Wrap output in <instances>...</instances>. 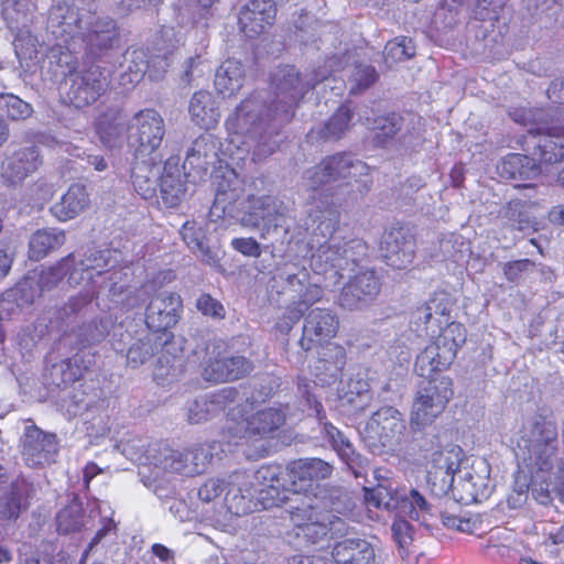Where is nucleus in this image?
I'll list each match as a JSON object with an SVG mask.
<instances>
[{
  "instance_id": "nucleus-1",
  "label": "nucleus",
  "mask_w": 564,
  "mask_h": 564,
  "mask_svg": "<svg viewBox=\"0 0 564 564\" xmlns=\"http://www.w3.org/2000/svg\"><path fill=\"white\" fill-rule=\"evenodd\" d=\"M270 86L274 98L265 113L260 111L261 100L254 95H250L241 100L234 115L227 119L228 129L236 133H252L264 124L269 127L271 122H276L280 126L289 123L310 89L293 65L278 66L271 74Z\"/></svg>"
},
{
  "instance_id": "nucleus-2",
  "label": "nucleus",
  "mask_w": 564,
  "mask_h": 564,
  "mask_svg": "<svg viewBox=\"0 0 564 564\" xmlns=\"http://www.w3.org/2000/svg\"><path fill=\"white\" fill-rule=\"evenodd\" d=\"M182 308V299L174 292L154 295L145 308L144 322L149 335H153L161 347V356L153 370V379L161 386L177 380L184 372L183 348L175 343L171 332L178 323Z\"/></svg>"
},
{
  "instance_id": "nucleus-3",
  "label": "nucleus",
  "mask_w": 564,
  "mask_h": 564,
  "mask_svg": "<svg viewBox=\"0 0 564 564\" xmlns=\"http://www.w3.org/2000/svg\"><path fill=\"white\" fill-rule=\"evenodd\" d=\"M57 30L54 33L63 39L66 44L80 34L87 51L96 56H102L111 51L119 42L120 32L117 22L112 18L98 17L90 22L86 32L82 33L80 17L73 6H58L54 12Z\"/></svg>"
},
{
  "instance_id": "nucleus-4",
  "label": "nucleus",
  "mask_w": 564,
  "mask_h": 564,
  "mask_svg": "<svg viewBox=\"0 0 564 564\" xmlns=\"http://www.w3.org/2000/svg\"><path fill=\"white\" fill-rule=\"evenodd\" d=\"M542 109H516L512 118L516 122L530 126L524 143L532 150L536 161L553 164L564 161V127L550 126Z\"/></svg>"
},
{
  "instance_id": "nucleus-5",
  "label": "nucleus",
  "mask_w": 564,
  "mask_h": 564,
  "mask_svg": "<svg viewBox=\"0 0 564 564\" xmlns=\"http://www.w3.org/2000/svg\"><path fill=\"white\" fill-rule=\"evenodd\" d=\"M338 316L329 308L315 307L304 316L302 336L299 340L304 351H311L317 347L325 348L322 360L341 369L347 359L346 349L340 344H333L339 332Z\"/></svg>"
},
{
  "instance_id": "nucleus-6",
  "label": "nucleus",
  "mask_w": 564,
  "mask_h": 564,
  "mask_svg": "<svg viewBox=\"0 0 564 564\" xmlns=\"http://www.w3.org/2000/svg\"><path fill=\"white\" fill-rule=\"evenodd\" d=\"M453 381L446 376H435L422 381L415 393L410 424L415 431L431 425L453 398Z\"/></svg>"
},
{
  "instance_id": "nucleus-7",
  "label": "nucleus",
  "mask_w": 564,
  "mask_h": 564,
  "mask_svg": "<svg viewBox=\"0 0 564 564\" xmlns=\"http://www.w3.org/2000/svg\"><path fill=\"white\" fill-rule=\"evenodd\" d=\"M200 376L210 383L234 382L248 377L254 370L251 359L242 355L228 356L227 344L223 340L209 341L205 346Z\"/></svg>"
},
{
  "instance_id": "nucleus-8",
  "label": "nucleus",
  "mask_w": 564,
  "mask_h": 564,
  "mask_svg": "<svg viewBox=\"0 0 564 564\" xmlns=\"http://www.w3.org/2000/svg\"><path fill=\"white\" fill-rule=\"evenodd\" d=\"M252 402L229 409L227 415L235 425L229 426L235 435L243 438H270L285 424L288 406H270L247 416V406Z\"/></svg>"
},
{
  "instance_id": "nucleus-9",
  "label": "nucleus",
  "mask_w": 564,
  "mask_h": 564,
  "mask_svg": "<svg viewBox=\"0 0 564 564\" xmlns=\"http://www.w3.org/2000/svg\"><path fill=\"white\" fill-rule=\"evenodd\" d=\"M164 134V120L155 109L145 108L135 112L127 127V143L134 160L152 158Z\"/></svg>"
},
{
  "instance_id": "nucleus-10",
  "label": "nucleus",
  "mask_w": 564,
  "mask_h": 564,
  "mask_svg": "<svg viewBox=\"0 0 564 564\" xmlns=\"http://www.w3.org/2000/svg\"><path fill=\"white\" fill-rule=\"evenodd\" d=\"M285 470L290 491L316 497L321 481L332 476L334 467L322 458L313 457L293 459Z\"/></svg>"
},
{
  "instance_id": "nucleus-11",
  "label": "nucleus",
  "mask_w": 564,
  "mask_h": 564,
  "mask_svg": "<svg viewBox=\"0 0 564 564\" xmlns=\"http://www.w3.org/2000/svg\"><path fill=\"white\" fill-rule=\"evenodd\" d=\"M59 444L56 434L44 432L35 424L25 426L21 437V454L31 468L45 467L55 462Z\"/></svg>"
},
{
  "instance_id": "nucleus-12",
  "label": "nucleus",
  "mask_w": 564,
  "mask_h": 564,
  "mask_svg": "<svg viewBox=\"0 0 564 564\" xmlns=\"http://www.w3.org/2000/svg\"><path fill=\"white\" fill-rule=\"evenodd\" d=\"M106 88V78L100 67L89 66L72 76L63 100L77 109L85 108L94 105L105 94Z\"/></svg>"
},
{
  "instance_id": "nucleus-13",
  "label": "nucleus",
  "mask_w": 564,
  "mask_h": 564,
  "mask_svg": "<svg viewBox=\"0 0 564 564\" xmlns=\"http://www.w3.org/2000/svg\"><path fill=\"white\" fill-rule=\"evenodd\" d=\"M329 512L311 503L291 507L290 519L296 529V535L315 544L328 536L330 532Z\"/></svg>"
},
{
  "instance_id": "nucleus-14",
  "label": "nucleus",
  "mask_w": 564,
  "mask_h": 564,
  "mask_svg": "<svg viewBox=\"0 0 564 564\" xmlns=\"http://www.w3.org/2000/svg\"><path fill=\"white\" fill-rule=\"evenodd\" d=\"M249 208L241 217L246 227L262 229L269 232L271 229L281 227L285 220V207L283 203L270 195L248 197Z\"/></svg>"
},
{
  "instance_id": "nucleus-15",
  "label": "nucleus",
  "mask_w": 564,
  "mask_h": 564,
  "mask_svg": "<svg viewBox=\"0 0 564 564\" xmlns=\"http://www.w3.org/2000/svg\"><path fill=\"white\" fill-rule=\"evenodd\" d=\"M367 165L361 161H354L347 153H337L329 155L321 161L310 171V181L313 191L335 182L356 176L357 172L362 173Z\"/></svg>"
},
{
  "instance_id": "nucleus-16",
  "label": "nucleus",
  "mask_w": 564,
  "mask_h": 564,
  "mask_svg": "<svg viewBox=\"0 0 564 564\" xmlns=\"http://www.w3.org/2000/svg\"><path fill=\"white\" fill-rule=\"evenodd\" d=\"M42 156L36 145L20 148L7 156L1 165V176L10 185L21 184L42 165Z\"/></svg>"
},
{
  "instance_id": "nucleus-17",
  "label": "nucleus",
  "mask_w": 564,
  "mask_h": 564,
  "mask_svg": "<svg viewBox=\"0 0 564 564\" xmlns=\"http://www.w3.org/2000/svg\"><path fill=\"white\" fill-rule=\"evenodd\" d=\"M276 17V6L273 0H250L239 13L241 31L250 37L265 32Z\"/></svg>"
},
{
  "instance_id": "nucleus-18",
  "label": "nucleus",
  "mask_w": 564,
  "mask_h": 564,
  "mask_svg": "<svg viewBox=\"0 0 564 564\" xmlns=\"http://www.w3.org/2000/svg\"><path fill=\"white\" fill-rule=\"evenodd\" d=\"M379 291L380 283L373 274H357L343 286L338 304L344 310H359L371 302Z\"/></svg>"
},
{
  "instance_id": "nucleus-19",
  "label": "nucleus",
  "mask_w": 564,
  "mask_h": 564,
  "mask_svg": "<svg viewBox=\"0 0 564 564\" xmlns=\"http://www.w3.org/2000/svg\"><path fill=\"white\" fill-rule=\"evenodd\" d=\"M335 564H375L372 545L362 539H344L336 542L332 550ZM310 564H332L324 557L314 556Z\"/></svg>"
},
{
  "instance_id": "nucleus-20",
  "label": "nucleus",
  "mask_w": 564,
  "mask_h": 564,
  "mask_svg": "<svg viewBox=\"0 0 564 564\" xmlns=\"http://www.w3.org/2000/svg\"><path fill=\"white\" fill-rule=\"evenodd\" d=\"M239 395L235 387H226L210 394L208 398L195 400L188 409V422L198 424L209 419L216 411H225L227 406L234 403Z\"/></svg>"
},
{
  "instance_id": "nucleus-21",
  "label": "nucleus",
  "mask_w": 564,
  "mask_h": 564,
  "mask_svg": "<svg viewBox=\"0 0 564 564\" xmlns=\"http://www.w3.org/2000/svg\"><path fill=\"white\" fill-rule=\"evenodd\" d=\"M90 205V197L84 184L74 183L61 199L50 208L58 221H68L84 213Z\"/></svg>"
},
{
  "instance_id": "nucleus-22",
  "label": "nucleus",
  "mask_w": 564,
  "mask_h": 564,
  "mask_svg": "<svg viewBox=\"0 0 564 564\" xmlns=\"http://www.w3.org/2000/svg\"><path fill=\"white\" fill-rule=\"evenodd\" d=\"M462 459L463 452L457 446L435 453L429 470L430 479L440 481L442 489H449L456 481V473L460 471Z\"/></svg>"
},
{
  "instance_id": "nucleus-23",
  "label": "nucleus",
  "mask_w": 564,
  "mask_h": 564,
  "mask_svg": "<svg viewBox=\"0 0 564 564\" xmlns=\"http://www.w3.org/2000/svg\"><path fill=\"white\" fill-rule=\"evenodd\" d=\"M397 511V517H409L411 520L426 521L430 506L425 498L415 489H398L390 492V509Z\"/></svg>"
},
{
  "instance_id": "nucleus-24",
  "label": "nucleus",
  "mask_w": 564,
  "mask_h": 564,
  "mask_svg": "<svg viewBox=\"0 0 564 564\" xmlns=\"http://www.w3.org/2000/svg\"><path fill=\"white\" fill-rule=\"evenodd\" d=\"M188 112L195 126L204 130L214 129L219 122V110L214 96L207 90H198L189 100Z\"/></svg>"
},
{
  "instance_id": "nucleus-25",
  "label": "nucleus",
  "mask_w": 564,
  "mask_h": 564,
  "mask_svg": "<svg viewBox=\"0 0 564 564\" xmlns=\"http://www.w3.org/2000/svg\"><path fill=\"white\" fill-rule=\"evenodd\" d=\"M415 240L410 227L401 226L390 231V267L402 269L414 259Z\"/></svg>"
},
{
  "instance_id": "nucleus-26",
  "label": "nucleus",
  "mask_w": 564,
  "mask_h": 564,
  "mask_svg": "<svg viewBox=\"0 0 564 564\" xmlns=\"http://www.w3.org/2000/svg\"><path fill=\"white\" fill-rule=\"evenodd\" d=\"M245 83V69L240 62L226 59L216 70L214 85L223 97L236 96Z\"/></svg>"
},
{
  "instance_id": "nucleus-27",
  "label": "nucleus",
  "mask_w": 564,
  "mask_h": 564,
  "mask_svg": "<svg viewBox=\"0 0 564 564\" xmlns=\"http://www.w3.org/2000/svg\"><path fill=\"white\" fill-rule=\"evenodd\" d=\"M153 158L135 160L131 167V182L135 192L144 199H150L156 194L158 173L154 171Z\"/></svg>"
},
{
  "instance_id": "nucleus-28",
  "label": "nucleus",
  "mask_w": 564,
  "mask_h": 564,
  "mask_svg": "<svg viewBox=\"0 0 564 564\" xmlns=\"http://www.w3.org/2000/svg\"><path fill=\"white\" fill-rule=\"evenodd\" d=\"M32 494L33 486L31 482L23 478L14 480L1 510L2 518L9 521L17 520L21 511L29 508Z\"/></svg>"
},
{
  "instance_id": "nucleus-29",
  "label": "nucleus",
  "mask_w": 564,
  "mask_h": 564,
  "mask_svg": "<svg viewBox=\"0 0 564 564\" xmlns=\"http://www.w3.org/2000/svg\"><path fill=\"white\" fill-rule=\"evenodd\" d=\"M66 240L65 231L62 229H39L30 239L29 257L39 261L48 253L59 249Z\"/></svg>"
},
{
  "instance_id": "nucleus-30",
  "label": "nucleus",
  "mask_w": 564,
  "mask_h": 564,
  "mask_svg": "<svg viewBox=\"0 0 564 564\" xmlns=\"http://www.w3.org/2000/svg\"><path fill=\"white\" fill-rule=\"evenodd\" d=\"M500 175L506 178H531L540 174L535 158L525 154L510 153L497 166Z\"/></svg>"
},
{
  "instance_id": "nucleus-31",
  "label": "nucleus",
  "mask_w": 564,
  "mask_h": 564,
  "mask_svg": "<svg viewBox=\"0 0 564 564\" xmlns=\"http://www.w3.org/2000/svg\"><path fill=\"white\" fill-rule=\"evenodd\" d=\"M95 129L105 147H116L120 142L122 132L121 109L110 108L101 112L96 119Z\"/></svg>"
},
{
  "instance_id": "nucleus-32",
  "label": "nucleus",
  "mask_w": 564,
  "mask_h": 564,
  "mask_svg": "<svg viewBox=\"0 0 564 564\" xmlns=\"http://www.w3.org/2000/svg\"><path fill=\"white\" fill-rule=\"evenodd\" d=\"M76 261L73 253L62 258L55 264L44 268L39 275L37 286L40 295L44 292L55 289L66 275H72L75 270Z\"/></svg>"
},
{
  "instance_id": "nucleus-33",
  "label": "nucleus",
  "mask_w": 564,
  "mask_h": 564,
  "mask_svg": "<svg viewBox=\"0 0 564 564\" xmlns=\"http://www.w3.org/2000/svg\"><path fill=\"white\" fill-rule=\"evenodd\" d=\"M466 341V329L459 323H449L444 327L434 341L443 350V360L453 362L457 350Z\"/></svg>"
},
{
  "instance_id": "nucleus-34",
  "label": "nucleus",
  "mask_w": 564,
  "mask_h": 564,
  "mask_svg": "<svg viewBox=\"0 0 564 564\" xmlns=\"http://www.w3.org/2000/svg\"><path fill=\"white\" fill-rule=\"evenodd\" d=\"M159 186L161 199L167 208L177 207L186 194L185 182L177 171L174 173L164 169Z\"/></svg>"
},
{
  "instance_id": "nucleus-35",
  "label": "nucleus",
  "mask_w": 564,
  "mask_h": 564,
  "mask_svg": "<svg viewBox=\"0 0 564 564\" xmlns=\"http://www.w3.org/2000/svg\"><path fill=\"white\" fill-rule=\"evenodd\" d=\"M532 204L520 199H511L499 213L506 223L518 230L535 228V221L530 215Z\"/></svg>"
},
{
  "instance_id": "nucleus-36",
  "label": "nucleus",
  "mask_w": 564,
  "mask_h": 564,
  "mask_svg": "<svg viewBox=\"0 0 564 564\" xmlns=\"http://www.w3.org/2000/svg\"><path fill=\"white\" fill-rule=\"evenodd\" d=\"M354 111L350 102H343L327 119L322 129V137L330 140H339L350 129Z\"/></svg>"
},
{
  "instance_id": "nucleus-37",
  "label": "nucleus",
  "mask_w": 564,
  "mask_h": 564,
  "mask_svg": "<svg viewBox=\"0 0 564 564\" xmlns=\"http://www.w3.org/2000/svg\"><path fill=\"white\" fill-rule=\"evenodd\" d=\"M451 364L443 360V350L435 343H432L417 355L415 371L420 377L430 379V377H434V372L446 369Z\"/></svg>"
},
{
  "instance_id": "nucleus-38",
  "label": "nucleus",
  "mask_w": 564,
  "mask_h": 564,
  "mask_svg": "<svg viewBox=\"0 0 564 564\" xmlns=\"http://www.w3.org/2000/svg\"><path fill=\"white\" fill-rule=\"evenodd\" d=\"M155 354H159V357L161 356L159 340H156L153 335L148 334L129 347L127 351V364L132 368H138Z\"/></svg>"
},
{
  "instance_id": "nucleus-39",
  "label": "nucleus",
  "mask_w": 564,
  "mask_h": 564,
  "mask_svg": "<svg viewBox=\"0 0 564 564\" xmlns=\"http://www.w3.org/2000/svg\"><path fill=\"white\" fill-rule=\"evenodd\" d=\"M180 235L193 253L200 256L203 259L210 258V249L205 243L206 234L195 220H186L180 230Z\"/></svg>"
},
{
  "instance_id": "nucleus-40",
  "label": "nucleus",
  "mask_w": 564,
  "mask_h": 564,
  "mask_svg": "<svg viewBox=\"0 0 564 564\" xmlns=\"http://www.w3.org/2000/svg\"><path fill=\"white\" fill-rule=\"evenodd\" d=\"M324 432L327 442L339 456V458L347 465L354 463L356 452L352 444L344 435V433L329 422L324 424Z\"/></svg>"
},
{
  "instance_id": "nucleus-41",
  "label": "nucleus",
  "mask_w": 564,
  "mask_h": 564,
  "mask_svg": "<svg viewBox=\"0 0 564 564\" xmlns=\"http://www.w3.org/2000/svg\"><path fill=\"white\" fill-rule=\"evenodd\" d=\"M32 113V107L18 96L0 94V119L24 120Z\"/></svg>"
},
{
  "instance_id": "nucleus-42",
  "label": "nucleus",
  "mask_w": 564,
  "mask_h": 564,
  "mask_svg": "<svg viewBox=\"0 0 564 564\" xmlns=\"http://www.w3.org/2000/svg\"><path fill=\"white\" fill-rule=\"evenodd\" d=\"M393 540L397 544L398 555L405 561L412 554V527L405 520H395L392 524Z\"/></svg>"
},
{
  "instance_id": "nucleus-43",
  "label": "nucleus",
  "mask_w": 564,
  "mask_h": 564,
  "mask_svg": "<svg viewBox=\"0 0 564 564\" xmlns=\"http://www.w3.org/2000/svg\"><path fill=\"white\" fill-rule=\"evenodd\" d=\"M377 79L378 73L373 66L357 64L350 76V82L352 83V85L350 87L349 93L351 95L361 94L364 90L368 89L371 85H373L377 82Z\"/></svg>"
},
{
  "instance_id": "nucleus-44",
  "label": "nucleus",
  "mask_w": 564,
  "mask_h": 564,
  "mask_svg": "<svg viewBox=\"0 0 564 564\" xmlns=\"http://www.w3.org/2000/svg\"><path fill=\"white\" fill-rule=\"evenodd\" d=\"M108 334L107 325L101 318H94L88 323H84L78 328L79 343L83 347L100 343Z\"/></svg>"
},
{
  "instance_id": "nucleus-45",
  "label": "nucleus",
  "mask_w": 564,
  "mask_h": 564,
  "mask_svg": "<svg viewBox=\"0 0 564 564\" xmlns=\"http://www.w3.org/2000/svg\"><path fill=\"white\" fill-rule=\"evenodd\" d=\"M196 308L207 317L221 321L226 317V308L223 303L209 293H203L196 300Z\"/></svg>"
},
{
  "instance_id": "nucleus-46",
  "label": "nucleus",
  "mask_w": 564,
  "mask_h": 564,
  "mask_svg": "<svg viewBox=\"0 0 564 564\" xmlns=\"http://www.w3.org/2000/svg\"><path fill=\"white\" fill-rule=\"evenodd\" d=\"M476 486L475 477L469 471H466L459 479L456 478L454 486L449 489L454 492L457 491V494H459V500L468 503L477 500L479 492Z\"/></svg>"
},
{
  "instance_id": "nucleus-47",
  "label": "nucleus",
  "mask_w": 564,
  "mask_h": 564,
  "mask_svg": "<svg viewBox=\"0 0 564 564\" xmlns=\"http://www.w3.org/2000/svg\"><path fill=\"white\" fill-rule=\"evenodd\" d=\"M449 313V301L446 294H438L431 299L424 310L423 318L424 323L429 324L435 318V315L444 317Z\"/></svg>"
},
{
  "instance_id": "nucleus-48",
  "label": "nucleus",
  "mask_w": 564,
  "mask_h": 564,
  "mask_svg": "<svg viewBox=\"0 0 564 564\" xmlns=\"http://www.w3.org/2000/svg\"><path fill=\"white\" fill-rule=\"evenodd\" d=\"M28 6L29 0H2L1 13L10 28H13V22L26 15Z\"/></svg>"
},
{
  "instance_id": "nucleus-49",
  "label": "nucleus",
  "mask_w": 564,
  "mask_h": 564,
  "mask_svg": "<svg viewBox=\"0 0 564 564\" xmlns=\"http://www.w3.org/2000/svg\"><path fill=\"white\" fill-rule=\"evenodd\" d=\"M303 315L304 310L302 307L294 306L293 304L289 305L285 312L276 321L275 329L283 335H288Z\"/></svg>"
},
{
  "instance_id": "nucleus-50",
  "label": "nucleus",
  "mask_w": 564,
  "mask_h": 564,
  "mask_svg": "<svg viewBox=\"0 0 564 564\" xmlns=\"http://www.w3.org/2000/svg\"><path fill=\"white\" fill-rule=\"evenodd\" d=\"M230 246L245 257L259 258L262 254L261 245L253 237L234 238Z\"/></svg>"
},
{
  "instance_id": "nucleus-51",
  "label": "nucleus",
  "mask_w": 564,
  "mask_h": 564,
  "mask_svg": "<svg viewBox=\"0 0 564 564\" xmlns=\"http://www.w3.org/2000/svg\"><path fill=\"white\" fill-rule=\"evenodd\" d=\"M415 54V46L411 39L401 36L390 42V57L395 61L408 59Z\"/></svg>"
},
{
  "instance_id": "nucleus-52",
  "label": "nucleus",
  "mask_w": 564,
  "mask_h": 564,
  "mask_svg": "<svg viewBox=\"0 0 564 564\" xmlns=\"http://www.w3.org/2000/svg\"><path fill=\"white\" fill-rule=\"evenodd\" d=\"M224 482L219 479H208L198 489V498L204 502H210L221 496Z\"/></svg>"
},
{
  "instance_id": "nucleus-53",
  "label": "nucleus",
  "mask_w": 564,
  "mask_h": 564,
  "mask_svg": "<svg viewBox=\"0 0 564 564\" xmlns=\"http://www.w3.org/2000/svg\"><path fill=\"white\" fill-rule=\"evenodd\" d=\"M324 291L322 286L317 284H308L303 293L300 295V300L293 303L294 306L308 308L313 304L319 302L323 299Z\"/></svg>"
},
{
  "instance_id": "nucleus-54",
  "label": "nucleus",
  "mask_w": 564,
  "mask_h": 564,
  "mask_svg": "<svg viewBox=\"0 0 564 564\" xmlns=\"http://www.w3.org/2000/svg\"><path fill=\"white\" fill-rule=\"evenodd\" d=\"M532 267L533 263L528 259L507 262L503 265V273L507 280L517 282L521 278L522 273Z\"/></svg>"
},
{
  "instance_id": "nucleus-55",
  "label": "nucleus",
  "mask_w": 564,
  "mask_h": 564,
  "mask_svg": "<svg viewBox=\"0 0 564 564\" xmlns=\"http://www.w3.org/2000/svg\"><path fill=\"white\" fill-rule=\"evenodd\" d=\"M56 521L57 531L64 534L76 532L80 529L79 522L73 518L69 510H62L58 512Z\"/></svg>"
},
{
  "instance_id": "nucleus-56",
  "label": "nucleus",
  "mask_w": 564,
  "mask_h": 564,
  "mask_svg": "<svg viewBox=\"0 0 564 564\" xmlns=\"http://www.w3.org/2000/svg\"><path fill=\"white\" fill-rule=\"evenodd\" d=\"M95 297H96L95 291H89V290L80 291L78 294H76L75 296H72L68 300V308L72 313H78L84 307H86L88 304H90Z\"/></svg>"
},
{
  "instance_id": "nucleus-57",
  "label": "nucleus",
  "mask_w": 564,
  "mask_h": 564,
  "mask_svg": "<svg viewBox=\"0 0 564 564\" xmlns=\"http://www.w3.org/2000/svg\"><path fill=\"white\" fill-rule=\"evenodd\" d=\"M441 519L443 525L448 529H455L460 532H467L470 530V521L467 519H462L447 512L441 513Z\"/></svg>"
},
{
  "instance_id": "nucleus-58",
  "label": "nucleus",
  "mask_w": 564,
  "mask_h": 564,
  "mask_svg": "<svg viewBox=\"0 0 564 564\" xmlns=\"http://www.w3.org/2000/svg\"><path fill=\"white\" fill-rule=\"evenodd\" d=\"M365 490V502L368 508L379 509L381 507V498L376 489L373 488H364Z\"/></svg>"
},
{
  "instance_id": "nucleus-59",
  "label": "nucleus",
  "mask_w": 564,
  "mask_h": 564,
  "mask_svg": "<svg viewBox=\"0 0 564 564\" xmlns=\"http://www.w3.org/2000/svg\"><path fill=\"white\" fill-rule=\"evenodd\" d=\"M547 218L554 225L564 226V204L553 206L549 212Z\"/></svg>"
},
{
  "instance_id": "nucleus-60",
  "label": "nucleus",
  "mask_w": 564,
  "mask_h": 564,
  "mask_svg": "<svg viewBox=\"0 0 564 564\" xmlns=\"http://www.w3.org/2000/svg\"><path fill=\"white\" fill-rule=\"evenodd\" d=\"M115 528H116L115 522L111 519H108L107 523L104 524L102 528L97 530V532L95 533V535L93 536V539L90 541V545L93 546V545L98 544L109 533V531Z\"/></svg>"
},
{
  "instance_id": "nucleus-61",
  "label": "nucleus",
  "mask_w": 564,
  "mask_h": 564,
  "mask_svg": "<svg viewBox=\"0 0 564 564\" xmlns=\"http://www.w3.org/2000/svg\"><path fill=\"white\" fill-rule=\"evenodd\" d=\"M101 473L100 467L95 462H88L84 467V481L87 486L89 482Z\"/></svg>"
},
{
  "instance_id": "nucleus-62",
  "label": "nucleus",
  "mask_w": 564,
  "mask_h": 564,
  "mask_svg": "<svg viewBox=\"0 0 564 564\" xmlns=\"http://www.w3.org/2000/svg\"><path fill=\"white\" fill-rule=\"evenodd\" d=\"M12 265V258L0 248V280L8 275Z\"/></svg>"
},
{
  "instance_id": "nucleus-63",
  "label": "nucleus",
  "mask_w": 564,
  "mask_h": 564,
  "mask_svg": "<svg viewBox=\"0 0 564 564\" xmlns=\"http://www.w3.org/2000/svg\"><path fill=\"white\" fill-rule=\"evenodd\" d=\"M152 553L163 562L169 561L171 557V551L160 543H154L152 545Z\"/></svg>"
},
{
  "instance_id": "nucleus-64",
  "label": "nucleus",
  "mask_w": 564,
  "mask_h": 564,
  "mask_svg": "<svg viewBox=\"0 0 564 564\" xmlns=\"http://www.w3.org/2000/svg\"><path fill=\"white\" fill-rule=\"evenodd\" d=\"M87 162L98 172H102L107 169L108 164L101 155H88Z\"/></svg>"
}]
</instances>
